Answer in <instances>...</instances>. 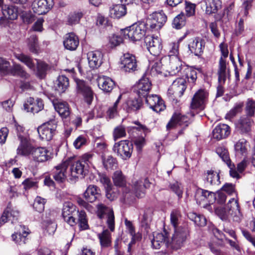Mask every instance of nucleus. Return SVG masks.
Instances as JSON below:
<instances>
[{"instance_id":"f257e3e1","label":"nucleus","mask_w":255,"mask_h":255,"mask_svg":"<svg viewBox=\"0 0 255 255\" xmlns=\"http://www.w3.org/2000/svg\"><path fill=\"white\" fill-rule=\"evenodd\" d=\"M93 154L86 153L84 154L80 160H72L69 159L65 161L69 163L70 165L68 175L70 179L83 178L88 172V168L93 164Z\"/></svg>"},{"instance_id":"f03ea898","label":"nucleus","mask_w":255,"mask_h":255,"mask_svg":"<svg viewBox=\"0 0 255 255\" xmlns=\"http://www.w3.org/2000/svg\"><path fill=\"white\" fill-rule=\"evenodd\" d=\"M147 29H149V27L146 23H135L122 30V34L125 39H128L132 41H139L144 36Z\"/></svg>"},{"instance_id":"7ed1b4c3","label":"nucleus","mask_w":255,"mask_h":255,"mask_svg":"<svg viewBox=\"0 0 255 255\" xmlns=\"http://www.w3.org/2000/svg\"><path fill=\"white\" fill-rule=\"evenodd\" d=\"M189 236L187 229L180 228L175 229V232L171 240H169V249L178 250L185 245Z\"/></svg>"},{"instance_id":"20e7f679","label":"nucleus","mask_w":255,"mask_h":255,"mask_svg":"<svg viewBox=\"0 0 255 255\" xmlns=\"http://www.w3.org/2000/svg\"><path fill=\"white\" fill-rule=\"evenodd\" d=\"M225 210V214L223 216V219L232 218L234 221L237 222L241 221L242 215L237 199L235 198L230 199L227 203Z\"/></svg>"},{"instance_id":"39448f33","label":"nucleus","mask_w":255,"mask_h":255,"mask_svg":"<svg viewBox=\"0 0 255 255\" xmlns=\"http://www.w3.org/2000/svg\"><path fill=\"white\" fill-rule=\"evenodd\" d=\"M167 16L161 10L159 11H154L150 14L145 23L151 31L159 30L165 23Z\"/></svg>"},{"instance_id":"423d86ee","label":"nucleus","mask_w":255,"mask_h":255,"mask_svg":"<svg viewBox=\"0 0 255 255\" xmlns=\"http://www.w3.org/2000/svg\"><path fill=\"white\" fill-rule=\"evenodd\" d=\"M113 150L121 158L127 160L131 157L133 151V145L129 140H121L115 143Z\"/></svg>"},{"instance_id":"0eeeda50","label":"nucleus","mask_w":255,"mask_h":255,"mask_svg":"<svg viewBox=\"0 0 255 255\" xmlns=\"http://www.w3.org/2000/svg\"><path fill=\"white\" fill-rule=\"evenodd\" d=\"M57 122L55 120H51L39 126L37 131L42 140L49 141L55 134Z\"/></svg>"},{"instance_id":"6e6552de","label":"nucleus","mask_w":255,"mask_h":255,"mask_svg":"<svg viewBox=\"0 0 255 255\" xmlns=\"http://www.w3.org/2000/svg\"><path fill=\"white\" fill-rule=\"evenodd\" d=\"M97 215L102 219L106 218V223L111 232L115 230V216L113 209L110 207L106 206L103 204L97 205Z\"/></svg>"},{"instance_id":"1a4fd4ad","label":"nucleus","mask_w":255,"mask_h":255,"mask_svg":"<svg viewBox=\"0 0 255 255\" xmlns=\"http://www.w3.org/2000/svg\"><path fill=\"white\" fill-rule=\"evenodd\" d=\"M78 212L76 206L72 202H65L62 209V217L65 222L71 226H74L76 225L75 216Z\"/></svg>"},{"instance_id":"9d476101","label":"nucleus","mask_w":255,"mask_h":255,"mask_svg":"<svg viewBox=\"0 0 255 255\" xmlns=\"http://www.w3.org/2000/svg\"><path fill=\"white\" fill-rule=\"evenodd\" d=\"M76 83L77 93L83 97L88 105H91L94 99V93L91 87L83 80L77 79Z\"/></svg>"},{"instance_id":"9b49d317","label":"nucleus","mask_w":255,"mask_h":255,"mask_svg":"<svg viewBox=\"0 0 255 255\" xmlns=\"http://www.w3.org/2000/svg\"><path fill=\"white\" fill-rule=\"evenodd\" d=\"M151 239V246L153 249H159L164 246L169 249V234L164 230L161 233H154Z\"/></svg>"},{"instance_id":"f8f14e48","label":"nucleus","mask_w":255,"mask_h":255,"mask_svg":"<svg viewBox=\"0 0 255 255\" xmlns=\"http://www.w3.org/2000/svg\"><path fill=\"white\" fill-rule=\"evenodd\" d=\"M208 92L205 89L198 90L194 95L191 102L192 109H203L208 100Z\"/></svg>"},{"instance_id":"ddd939ff","label":"nucleus","mask_w":255,"mask_h":255,"mask_svg":"<svg viewBox=\"0 0 255 255\" xmlns=\"http://www.w3.org/2000/svg\"><path fill=\"white\" fill-rule=\"evenodd\" d=\"M121 69L126 72H132L137 69V62L134 55L125 53L121 58Z\"/></svg>"},{"instance_id":"4468645a","label":"nucleus","mask_w":255,"mask_h":255,"mask_svg":"<svg viewBox=\"0 0 255 255\" xmlns=\"http://www.w3.org/2000/svg\"><path fill=\"white\" fill-rule=\"evenodd\" d=\"M52 157V152L45 147H35L32 150L31 158L35 162L43 163L46 162Z\"/></svg>"},{"instance_id":"2eb2a0df","label":"nucleus","mask_w":255,"mask_h":255,"mask_svg":"<svg viewBox=\"0 0 255 255\" xmlns=\"http://www.w3.org/2000/svg\"><path fill=\"white\" fill-rule=\"evenodd\" d=\"M144 42L151 54L154 56H158L160 54L162 46L161 40L158 37L147 36L144 39Z\"/></svg>"},{"instance_id":"dca6fc26","label":"nucleus","mask_w":255,"mask_h":255,"mask_svg":"<svg viewBox=\"0 0 255 255\" xmlns=\"http://www.w3.org/2000/svg\"><path fill=\"white\" fill-rule=\"evenodd\" d=\"M205 45L204 39L199 37H195L189 40L188 47L191 53L196 56H200L203 53Z\"/></svg>"},{"instance_id":"f3484780","label":"nucleus","mask_w":255,"mask_h":255,"mask_svg":"<svg viewBox=\"0 0 255 255\" xmlns=\"http://www.w3.org/2000/svg\"><path fill=\"white\" fill-rule=\"evenodd\" d=\"M53 5V0H35L32 3V8L35 13L41 15L46 13Z\"/></svg>"},{"instance_id":"a211bd4d","label":"nucleus","mask_w":255,"mask_h":255,"mask_svg":"<svg viewBox=\"0 0 255 255\" xmlns=\"http://www.w3.org/2000/svg\"><path fill=\"white\" fill-rule=\"evenodd\" d=\"M190 124L189 118L180 113H175L166 125L167 130L174 128L177 125L186 128Z\"/></svg>"},{"instance_id":"6ab92c4d","label":"nucleus","mask_w":255,"mask_h":255,"mask_svg":"<svg viewBox=\"0 0 255 255\" xmlns=\"http://www.w3.org/2000/svg\"><path fill=\"white\" fill-rule=\"evenodd\" d=\"M19 139L20 144L16 149L17 154L23 156H31L34 147L23 135H19Z\"/></svg>"},{"instance_id":"aec40b11","label":"nucleus","mask_w":255,"mask_h":255,"mask_svg":"<svg viewBox=\"0 0 255 255\" xmlns=\"http://www.w3.org/2000/svg\"><path fill=\"white\" fill-rule=\"evenodd\" d=\"M69 164L68 162L63 161L53 168L51 174L56 181L62 183L65 181L67 174L66 170Z\"/></svg>"},{"instance_id":"412c9836","label":"nucleus","mask_w":255,"mask_h":255,"mask_svg":"<svg viewBox=\"0 0 255 255\" xmlns=\"http://www.w3.org/2000/svg\"><path fill=\"white\" fill-rule=\"evenodd\" d=\"M145 97V102L149 106V108L152 109L156 113H159L163 111L165 108V106L163 101L156 95H147Z\"/></svg>"},{"instance_id":"4be33fe9","label":"nucleus","mask_w":255,"mask_h":255,"mask_svg":"<svg viewBox=\"0 0 255 255\" xmlns=\"http://www.w3.org/2000/svg\"><path fill=\"white\" fill-rule=\"evenodd\" d=\"M151 83L146 75H143L135 86L134 90L139 97H145L151 90Z\"/></svg>"},{"instance_id":"5701e85b","label":"nucleus","mask_w":255,"mask_h":255,"mask_svg":"<svg viewBox=\"0 0 255 255\" xmlns=\"http://www.w3.org/2000/svg\"><path fill=\"white\" fill-rule=\"evenodd\" d=\"M24 109L27 112H31L33 114L37 113L43 110L44 104L42 100L37 99L36 101L34 98L29 97L24 104Z\"/></svg>"},{"instance_id":"b1692460","label":"nucleus","mask_w":255,"mask_h":255,"mask_svg":"<svg viewBox=\"0 0 255 255\" xmlns=\"http://www.w3.org/2000/svg\"><path fill=\"white\" fill-rule=\"evenodd\" d=\"M195 199L197 203L200 204L202 202L207 200L210 203L215 201V193L208 190L198 188L195 192Z\"/></svg>"},{"instance_id":"393cba45","label":"nucleus","mask_w":255,"mask_h":255,"mask_svg":"<svg viewBox=\"0 0 255 255\" xmlns=\"http://www.w3.org/2000/svg\"><path fill=\"white\" fill-rule=\"evenodd\" d=\"M83 196L88 202L93 203L101 197V190L96 185H90L83 193Z\"/></svg>"},{"instance_id":"a878e982","label":"nucleus","mask_w":255,"mask_h":255,"mask_svg":"<svg viewBox=\"0 0 255 255\" xmlns=\"http://www.w3.org/2000/svg\"><path fill=\"white\" fill-rule=\"evenodd\" d=\"M201 4L202 8H205L207 14L217 13L222 7V2L220 0H203Z\"/></svg>"},{"instance_id":"bb28decb","label":"nucleus","mask_w":255,"mask_h":255,"mask_svg":"<svg viewBox=\"0 0 255 255\" xmlns=\"http://www.w3.org/2000/svg\"><path fill=\"white\" fill-rule=\"evenodd\" d=\"M103 54L100 51H90L87 54L89 67L93 69L99 68L103 63Z\"/></svg>"},{"instance_id":"cd10ccee","label":"nucleus","mask_w":255,"mask_h":255,"mask_svg":"<svg viewBox=\"0 0 255 255\" xmlns=\"http://www.w3.org/2000/svg\"><path fill=\"white\" fill-rule=\"evenodd\" d=\"M187 88L186 81L183 78H178L172 84L170 91H173L175 97H181Z\"/></svg>"},{"instance_id":"c85d7f7f","label":"nucleus","mask_w":255,"mask_h":255,"mask_svg":"<svg viewBox=\"0 0 255 255\" xmlns=\"http://www.w3.org/2000/svg\"><path fill=\"white\" fill-rule=\"evenodd\" d=\"M28 230V229L24 226L18 225L17 227V232L11 236L12 240L19 245L25 244L27 240L26 237L29 234Z\"/></svg>"},{"instance_id":"c756f323","label":"nucleus","mask_w":255,"mask_h":255,"mask_svg":"<svg viewBox=\"0 0 255 255\" xmlns=\"http://www.w3.org/2000/svg\"><path fill=\"white\" fill-rule=\"evenodd\" d=\"M253 123L252 118L244 116L238 120L236 127L242 134H248L251 130Z\"/></svg>"},{"instance_id":"7c9ffc66","label":"nucleus","mask_w":255,"mask_h":255,"mask_svg":"<svg viewBox=\"0 0 255 255\" xmlns=\"http://www.w3.org/2000/svg\"><path fill=\"white\" fill-rule=\"evenodd\" d=\"M63 44L66 49L75 50L79 44V38L73 32L67 33L65 36Z\"/></svg>"},{"instance_id":"2f4dec72","label":"nucleus","mask_w":255,"mask_h":255,"mask_svg":"<svg viewBox=\"0 0 255 255\" xmlns=\"http://www.w3.org/2000/svg\"><path fill=\"white\" fill-rule=\"evenodd\" d=\"M113 180L116 186L123 188V193L125 194V198L128 199L129 190L125 187L126 180L122 171L119 170L115 171L113 176Z\"/></svg>"},{"instance_id":"473e14b6","label":"nucleus","mask_w":255,"mask_h":255,"mask_svg":"<svg viewBox=\"0 0 255 255\" xmlns=\"http://www.w3.org/2000/svg\"><path fill=\"white\" fill-rule=\"evenodd\" d=\"M98 86L104 92L109 93L115 87V81L110 77L100 76L98 79Z\"/></svg>"},{"instance_id":"72a5a7b5","label":"nucleus","mask_w":255,"mask_h":255,"mask_svg":"<svg viewBox=\"0 0 255 255\" xmlns=\"http://www.w3.org/2000/svg\"><path fill=\"white\" fill-rule=\"evenodd\" d=\"M227 61L220 58L217 71L219 83L224 84L227 77L230 76V69L227 67Z\"/></svg>"},{"instance_id":"f704fd0d","label":"nucleus","mask_w":255,"mask_h":255,"mask_svg":"<svg viewBox=\"0 0 255 255\" xmlns=\"http://www.w3.org/2000/svg\"><path fill=\"white\" fill-rule=\"evenodd\" d=\"M230 128L226 124L217 126L212 131L213 137L218 140L226 138L230 133Z\"/></svg>"},{"instance_id":"c9c22d12","label":"nucleus","mask_w":255,"mask_h":255,"mask_svg":"<svg viewBox=\"0 0 255 255\" xmlns=\"http://www.w3.org/2000/svg\"><path fill=\"white\" fill-rule=\"evenodd\" d=\"M19 212L18 211L7 207L0 218V224H3L8 220L11 221V223L13 224L17 220Z\"/></svg>"},{"instance_id":"e433bc0d","label":"nucleus","mask_w":255,"mask_h":255,"mask_svg":"<svg viewBox=\"0 0 255 255\" xmlns=\"http://www.w3.org/2000/svg\"><path fill=\"white\" fill-rule=\"evenodd\" d=\"M142 100L141 97L138 98H129L125 103V108L128 112L136 111L139 110L142 106Z\"/></svg>"},{"instance_id":"4c0bfd02","label":"nucleus","mask_w":255,"mask_h":255,"mask_svg":"<svg viewBox=\"0 0 255 255\" xmlns=\"http://www.w3.org/2000/svg\"><path fill=\"white\" fill-rule=\"evenodd\" d=\"M150 185V183L147 178L145 179L143 182L141 180L135 182L133 186L135 195L138 198L144 196L145 189L149 188Z\"/></svg>"},{"instance_id":"58836bf2","label":"nucleus","mask_w":255,"mask_h":255,"mask_svg":"<svg viewBox=\"0 0 255 255\" xmlns=\"http://www.w3.org/2000/svg\"><path fill=\"white\" fill-rule=\"evenodd\" d=\"M2 13L3 16L7 19L14 20L18 16V9L12 5H4L2 6Z\"/></svg>"},{"instance_id":"ea45409f","label":"nucleus","mask_w":255,"mask_h":255,"mask_svg":"<svg viewBox=\"0 0 255 255\" xmlns=\"http://www.w3.org/2000/svg\"><path fill=\"white\" fill-rule=\"evenodd\" d=\"M69 85V79L65 76L61 75L58 77L55 83V90L59 93L65 92Z\"/></svg>"},{"instance_id":"a19ab883","label":"nucleus","mask_w":255,"mask_h":255,"mask_svg":"<svg viewBox=\"0 0 255 255\" xmlns=\"http://www.w3.org/2000/svg\"><path fill=\"white\" fill-rule=\"evenodd\" d=\"M126 13L127 8L124 4H116L110 9V15L114 18H120Z\"/></svg>"},{"instance_id":"79ce46f5","label":"nucleus","mask_w":255,"mask_h":255,"mask_svg":"<svg viewBox=\"0 0 255 255\" xmlns=\"http://www.w3.org/2000/svg\"><path fill=\"white\" fill-rule=\"evenodd\" d=\"M153 211L151 209H146L142 215L140 219V224L142 228H144L146 232H148L150 223L152 221Z\"/></svg>"},{"instance_id":"37998d69","label":"nucleus","mask_w":255,"mask_h":255,"mask_svg":"<svg viewBox=\"0 0 255 255\" xmlns=\"http://www.w3.org/2000/svg\"><path fill=\"white\" fill-rule=\"evenodd\" d=\"M182 64L179 59L176 57L170 58L169 69V73L171 75H175L178 73L182 69Z\"/></svg>"},{"instance_id":"c03bdc74","label":"nucleus","mask_w":255,"mask_h":255,"mask_svg":"<svg viewBox=\"0 0 255 255\" xmlns=\"http://www.w3.org/2000/svg\"><path fill=\"white\" fill-rule=\"evenodd\" d=\"M55 110L63 118H66L70 115L69 108L68 104L65 102H59L54 104Z\"/></svg>"},{"instance_id":"a18cd8bd","label":"nucleus","mask_w":255,"mask_h":255,"mask_svg":"<svg viewBox=\"0 0 255 255\" xmlns=\"http://www.w3.org/2000/svg\"><path fill=\"white\" fill-rule=\"evenodd\" d=\"M78 217L77 221H76V224H78V226L80 230H85L89 228L88 223V219L85 212L81 210L78 212L76 214Z\"/></svg>"},{"instance_id":"49530a36","label":"nucleus","mask_w":255,"mask_h":255,"mask_svg":"<svg viewBox=\"0 0 255 255\" xmlns=\"http://www.w3.org/2000/svg\"><path fill=\"white\" fill-rule=\"evenodd\" d=\"M205 180L211 185H219L221 182L219 174L214 171L209 170L205 174Z\"/></svg>"},{"instance_id":"de8ad7c7","label":"nucleus","mask_w":255,"mask_h":255,"mask_svg":"<svg viewBox=\"0 0 255 255\" xmlns=\"http://www.w3.org/2000/svg\"><path fill=\"white\" fill-rule=\"evenodd\" d=\"M27 45L30 52L33 53L38 52L39 47L38 42V38L36 35L31 34L27 39Z\"/></svg>"},{"instance_id":"09e8293b","label":"nucleus","mask_w":255,"mask_h":255,"mask_svg":"<svg viewBox=\"0 0 255 255\" xmlns=\"http://www.w3.org/2000/svg\"><path fill=\"white\" fill-rule=\"evenodd\" d=\"M248 142L245 139H240L235 144V150L237 153L245 155L248 152Z\"/></svg>"},{"instance_id":"8fccbe9b","label":"nucleus","mask_w":255,"mask_h":255,"mask_svg":"<svg viewBox=\"0 0 255 255\" xmlns=\"http://www.w3.org/2000/svg\"><path fill=\"white\" fill-rule=\"evenodd\" d=\"M98 237L102 247L107 248L111 245V234L108 230H105L101 234H99Z\"/></svg>"},{"instance_id":"3c124183","label":"nucleus","mask_w":255,"mask_h":255,"mask_svg":"<svg viewBox=\"0 0 255 255\" xmlns=\"http://www.w3.org/2000/svg\"><path fill=\"white\" fill-rule=\"evenodd\" d=\"M9 74L19 76L24 79H27L29 77V74L18 64L14 65L12 67H11Z\"/></svg>"},{"instance_id":"603ef678","label":"nucleus","mask_w":255,"mask_h":255,"mask_svg":"<svg viewBox=\"0 0 255 255\" xmlns=\"http://www.w3.org/2000/svg\"><path fill=\"white\" fill-rule=\"evenodd\" d=\"M186 23V17L185 14L181 12L177 15L173 19L172 25L175 29H179L183 27Z\"/></svg>"},{"instance_id":"864d4df0","label":"nucleus","mask_w":255,"mask_h":255,"mask_svg":"<svg viewBox=\"0 0 255 255\" xmlns=\"http://www.w3.org/2000/svg\"><path fill=\"white\" fill-rule=\"evenodd\" d=\"M243 107V102H240L236 103L234 107L226 114V119L231 120L234 118L242 111Z\"/></svg>"},{"instance_id":"5fc2aeb1","label":"nucleus","mask_w":255,"mask_h":255,"mask_svg":"<svg viewBox=\"0 0 255 255\" xmlns=\"http://www.w3.org/2000/svg\"><path fill=\"white\" fill-rule=\"evenodd\" d=\"M103 163L104 167L108 170H113L117 166V161L116 158L109 155L106 157H103Z\"/></svg>"},{"instance_id":"6e6d98bb","label":"nucleus","mask_w":255,"mask_h":255,"mask_svg":"<svg viewBox=\"0 0 255 255\" xmlns=\"http://www.w3.org/2000/svg\"><path fill=\"white\" fill-rule=\"evenodd\" d=\"M15 57L21 62L24 63L29 69H35V64L32 59L28 56L24 54H15Z\"/></svg>"},{"instance_id":"4d7b16f0","label":"nucleus","mask_w":255,"mask_h":255,"mask_svg":"<svg viewBox=\"0 0 255 255\" xmlns=\"http://www.w3.org/2000/svg\"><path fill=\"white\" fill-rule=\"evenodd\" d=\"M122 97V95L120 94L113 105L109 107L107 112V116L109 118L113 119L118 115V105L121 100Z\"/></svg>"},{"instance_id":"13d9d810","label":"nucleus","mask_w":255,"mask_h":255,"mask_svg":"<svg viewBox=\"0 0 255 255\" xmlns=\"http://www.w3.org/2000/svg\"><path fill=\"white\" fill-rule=\"evenodd\" d=\"M216 153L222 158V160L227 164H230V159L228 150L224 147L220 146L216 148Z\"/></svg>"},{"instance_id":"bf43d9fd","label":"nucleus","mask_w":255,"mask_h":255,"mask_svg":"<svg viewBox=\"0 0 255 255\" xmlns=\"http://www.w3.org/2000/svg\"><path fill=\"white\" fill-rule=\"evenodd\" d=\"M216 153L222 158V160L227 164H230V159L228 150L224 147L220 146L216 148Z\"/></svg>"},{"instance_id":"052dcab7","label":"nucleus","mask_w":255,"mask_h":255,"mask_svg":"<svg viewBox=\"0 0 255 255\" xmlns=\"http://www.w3.org/2000/svg\"><path fill=\"white\" fill-rule=\"evenodd\" d=\"M46 203L45 199L37 196L33 204V207L35 211L39 213H42L44 210V205Z\"/></svg>"},{"instance_id":"680f3d73","label":"nucleus","mask_w":255,"mask_h":255,"mask_svg":"<svg viewBox=\"0 0 255 255\" xmlns=\"http://www.w3.org/2000/svg\"><path fill=\"white\" fill-rule=\"evenodd\" d=\"M245 111L246 115L245 116L252 118L255 116V101L252 99H248L246 108Z\"/></svg>"},{"instance_id":"e2e57ef3","label":"nucleus","mask_w":255,"mask_h":255,"mask_svg":"<svg viewBox=\"0 0 255 255\" xmlns=\"http://www.w3.org/2000/svg\"><path fill=\"white\" fill-rule=\"evenodd\" d=\"M186 78L187 79L188 82L191 84L192 86L194 85L197 78L196 70L192 68H186Z\"/></svg>"},{"instance_id":"0e129e2a","label":"nucleus","mask_w":255,"mask_h":255,"mask_svg":"<svg viewBox=\"0 0 255 255\" xmlns=\"http://www.w3.org/2000/svg\"><path fill=\"white\" fill-rule=\"evenodd\" d=\"M126 135V131L124 126L120 125L115 128L113 131V137L115 141L119 138L125 137Z\"/></svg>"},{"instance_id":"69168bd1","label":"nucleus","mask_w":255,"mask_h":255,"mask_svg":"<svg viewBox=\"0 0 255 255\" xmlns=\"http://www.w3.org/2000/svg\"><path fill=\"white\" fill-rule=\"evenodd\" d=\"M82 16L83 13L81 12L75 11L69 15L68 22L71 25L78 23Z\"/></svg>"},{"instance_id":"338daca9","label":"nucleus","mask_w":255,"mask_h":255,"mask_svg":"<svg viewBox=\"0 0 255 255\" xmlns=\"http://www.w3.org/2000/svg\"><path fill=\"white\" fill-rule=\"evenodd\" d=\"M10 69L9 62L4 58L0 57V72L3 74H9Z\"/></svg>"},{"instance_id":"774afa93","label":"nucleus","mask_w":255,"mask_h":255,"mask_svg":"<svg viewBox=\"0 0 255 255\" xmlns=\"http://www.w3.org/2000/svg\"><path fill=\"white\" fill-rule=\"evenodd\" d=\"M37 69L38 76L41 78H43L48 69V65L44 62L37 61Z\"/></svg>"}]
</instances>
